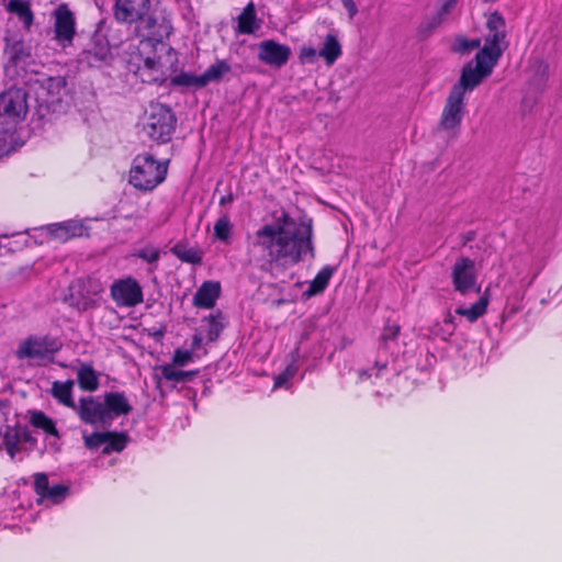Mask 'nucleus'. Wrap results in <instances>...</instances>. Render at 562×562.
<instances>
[{
  "label": "nucleus",
  "instance_id": "nucleus-1",
  "mask_svg": "<svg viewBox=\"0 0 562 562\" xmlns=\"http://www.w3.org/2000/svg\"><path fill=\"white\" fill-rule=\"evenodd\" d=\"M316 256L314 221L303 215L295 223L282 212L276 224H266L254 233L246 250V263L261 272L272 273L294 267L306 257Z\"/></svg>",
  "mask_w": 562,
  "mask_h": 562
},
{
  "label": "nucleus",
  "instance_id": "nucleus-2",
  "mask_svg": "<svg viewBox=\"0 0 562 562\" xmlns=\"http://www.w3.org/2000/svg\"><path fill=\"white\" fill-rule=\"evenodd\" d=\"M113 16L119 23L134 25L140 44H161L173 30L170 16L154 9L151 0H115Z\"/></svg>",
  "mask_w": 562,
  "mask_h": 562
},
{
  "label": "nucleus",
  "instance_id": "nucleus-3",
  "mask_svg": "<svg viewBox=\"0 0 562 562\" xmlns=\"http://www.w3.org/2000/svg\"><path fill=\"white\" fill-rule=\"evenodd\" d=\"M167 169L166 164L149 154L137 155L130 170L128 182L139 191H153L166 179Z\"/></svg>",
  "mask_w": 562,
  "mask_h": 562
},
{
  "label": "nucleus",
  "instance_id": "nucleus-4",
  "mask_svg": "<svg viewBox=\"0 0 562 562\" xmlns=\"http://www.w3.org/2000/svg\"><path fill=\"white\" fill-rule=\"evenodd\" d=\"M177 117L172 110L162 103H150L143 130L146 135L159 144L171 140L176 130Z\"/></svg>",
  "mask_w": 562,
  "mask_h": 562
},
{
  "label": "nucleus",
  "instance_id": "nucleus-5",
  "mask_svg": "<svg viewBox=\"0 0 562 562\" xmlns=\"http://www.w3.org/2000/svg\"><path fill=\"white\" fill-rule=\"evenodd\" d=\"M61 347L63 342L56 337L31 335L19 344L15 357L19 360H35L42 364L45 361H53Z\"/></svg>",
  "mask_w": 562,
  "mask_h": 562
},
{
  "label": "nucleus",
  "instance_id": "nucleus-6",
  "mask_svg": "<svg viewBox=\"0 0 562 562\" xmlns=\"http://www.w3.org/2000/svg\"><path fill=\"white\" fill-rule=\"evenodd\" d=\"M475 66L468 63L462 67L459 80L451 87V90L465 98L467 92L476 89L485 78L490 77L497 65L496 61L476 53Z\"/></svg>",
  "mask_w": 562,
  "mask_h": 562
},
{
  "label": "nucleus",
  "instance_id": "nucleus-7",
  "mask_svg": "<svg viewBox=\"0 0 562 562\" xmlns=\"http://www.w3.org/2000/svg\"><path fill=\"white\" fill-rule=\"evenodd\" d=\"M102 292L103 285L98 279L80 278L70 285L67 301L77 311L86 312L99 306Z\"/></svg>",
  "mask_w": 562,
  "mask_h": 562
},
{
  "label": "nucleus",
  "instance_id": "nucleus-8",
  "mask_svg": "<svg viewBox=\"0 0 562 562\" xmlns=\"http://www.w3.org/2000/svg\"><path fill=\"white\" fill-rule=\"evenodd\" d=\"M506 38L505 19L497 11L491 13L486 20V34L484 36V45L479 49L477 54L498 63L507 45L504 44Z\"/></svg>",
  "mask_w": 562,
  "mask_h": 562
},
{
  "label": "nucleus",
  "instance_id": "nucleus-9",
  "mask_svg": "<svg viewBox=\"0 0 562 562\" xmlns=\"http://www.w3.org/2000/svg\"><path fill=\"white\" fill-rule=\"evenodd\" d=\"M29 113L27 92L12 87L0 93V124L16 125Z\"/></svg>",
  "mask_w": 562,
  "mask_h": 562
},
{
  "label": "nucleus",
  "instance_id": "nucleus-10",
  "mask_svg": "<svg viewBox=\"0 0 562 562\" xmlns=\"http://www.w3.org/2000/svg\"><path fill=\"white\" fill-rule=\"evenodd\" d=\"M465 113V98L450 89L437 123V130L453 137L458 136Z\"/></svg>",
  "mask_w": 562,
  "mask_h": 562
},
{
  "label": "nucleus",
  "instance_id": "nucleus-11",
  "mask_svg": "<svg viewBox=\"0 0 562 562\" xmlns=\"http://www.w3.org/2000/svg\"><path fill=\"white\" fill-rule=\"evenodd\" d=\"M110 295L119 307H134L144 301L143 289L133 277L115 280L110 286Z\"/></svg>",
  "mask_w": 562,
  "mask_h": 562
},
{
  "label": "nucleus",
  "instance_id": "nucleus-12",
  "mask_svg": "<svg viewBox=\"0 0 562 562\" xmlns=\"http://www.w3.org/2000/svg\"><path fill=\"white\" fill-rule=\"evenodd\" d=\"M451 279L453 288L460 294H467L476 285L475 262L469 257L457 258L452 271Z\"/></svg>",
  "mask_w": 562,
  "mask_h": 562
},
{
  "label": "nucleus",
  "instance_id": "nucleus-13",
  "mask_svg": "<svg viewBox=\"0 0 562 562\" xmlns=\"http://www.w3.org/2000/svg\"><path fill=\"white\" fill-rule=\"evenodd\" d=\"M258 59L268 66L281 68L291 57V48L274 40H265L258 44Z\"/></svg>",
  "mask_w": 562,
  "mask_h": 562
},
{
  "label": "nucleus",
  "instance_id": "nucleus-14",
  "mask_svg": "<svg viewBox=\"0 0 562 562\" xmlns=\"http://www.w3.org/2000/svg\"><path fill=\"white\" fill-rule=\"evenodd\" d=\"M55 15V40L64 47L69 46L76 34V21L74 13L67 4H60L54 12Z\"/></svg>",
  "mask_w": 562,
  "mask_h": 562
},
{
  "label": "nucleus",
  "instance_id": "nucleus-15",
  "mask_svg": "<svg viewBox=\"0 0 562 562\" xmlns=\"http://www.w3.org/2000/svg\"><path fill=\"white\" fill-rule=\"evenodd\" d=\"M103 402L94 396L80 397L76 412L80 420L88 425L105 424L108 423Z\"/></svg>",
  "mask_w": 562,
  "mask_h": 562
},
{
  "label": "nucleus",
  "instance_id": "nucleus-16",
  "mask_svg": "<svg viewBox=\"0 0 562 562\" xmlns=\"http://www.w3.org/2000/svg\"><path fill=\"white\" fill-rule=\"evenodd\" d=\"M48 236L56 241L66 243L72 238L88 235L87 227L82 222L69 220L47 226Z\"/></svg>",
  "mask_w": 562,
  "mask_h": 562
},
{
  "label": "nucleus",
  "instance_id": "nucleus-17",
  "mask_svg": "<svg viewBox=\"0 0 562 562\" xmlns=\"http://www.w3.org/2000/svg\"><path fill=\"white\" fill-rule=\"evenodd\" d=\"M103 404L108 422H111L114 417L127 415L133 409L123 392L106 393Z\"/></svg>",
  "mask_w": 562,
  "mask_h": 562
},
{
  "label": "nucleus",
  "instance_id": "nucleus-18",
  "mask_svg": "<svg viewBox=\"0 0 562 562\" xmlns=\"http://www.w3.org/2000/svg\"><path fill=\"white\" fill-rule=\"evenodd\" d=\"M220 293L221 286L218 282H203L193 296V305L200 308H212Z\"/></svg>",
  "mask_w": 562,
  "mask_h": 562
},
{
  "label": "nucleus",
  "instance_id": "nucleus-19",
  "mask_svg": "<svg viewBox=\"0 0 562 562\" xmlns=\"http://www.w3.org/2000/svg\"><path fill=\"white\" fill-rule=\"evenodd\" d=\"M260 26L261 22L257 18L256 7L254 2L250 1L237 16L236 32L238 34H254Z\"/></svg>",
  "mask_w": 562,
  "mask_h": 562
},
{
  "label": "nucleus",
  "instance_id": "nucleus-20",
  "mask_svg": "<svg viewBox=\"0 0 562 562\" xmlns=\"http://www.w3.org/2000/svg\"><path fill=\"white\" fill-rule=\"evenodd\" d=\"M335 270L336 269L334 267L328 265L322 267V269L316 273L314 279L310 282L308 288L304 292V294L307 297H312L323 293L328 286Z\"/></svg>",
  "mask_w": 562,
  "mask_h": 562
},
{
  "label": "nucleus",
  "instance_id": "nucleus-21",
  "mask_svg": "<svg viewBox=\"0 0 562 562\" xmlns=\"http://www.w3.org/2000/svg\"><path fill=\"white\" fill-rule=\"evenodd\" d=\"M72 380H67L65 382L54 381L50 393L58 403L71 409H76V403L72 398Z\"/></svg>",
  "mask_w": 562,
  "mask_h": 562
},
{
  "label": "nucleus",
  "instance_id": "nucleus-22",
  "mask_svg": "<svg viewBox=\"0 0 562 562\" xmlns=\"http://www.w3.org/2000/svg\"><path fill=\"white\" fill-rule=\"evenodd\" d=\"M231 69V65L225 59H217L215 64H212L199 76V82L202 83V88L206 87L210 82H218Z\"/></svg>",
  "mask_w": 562,
  "mask_h": 562
},
{
  "label": "nucleus",
  "instance_id": "nucleus-23",
  "mask_svg": "<svg viewBox=\"0 0 562 562\" xmlns=\"http://www.w3.org/2000/svg\"><path fill=\"white\" fill-rule=\"evenodd\" d=\"M156 370L160 371L165 380L175 383L191 382L200 373L199 369L189 371L177 370L172 364H161L157 367Z\"/></svg>",
  "mask_w": 562,
  "mask_h": 562
},
{
  "label": "nucleus",
  "instance_id": "nucleus-24",
  "mask_svg": "<svg viewBox=\"0 0 562 562\" xmlns=\"http://www.w3.org/2000/svg\"><path fill=\"white\" fill-rule=\"evenodd\" d=\"M79 387L86 392H94L99 389V375L90 364H82L77 371Z\"/></svg>",
  "mask_w": 562,
  "mask_h": 562
},
{
  "label": "nucleus",
  "instance_id": "nucleus-25",
  "mask_svg": "<svg viewBox=\"0 0 562 562\" xmlns=\"http://www.w3.org/2000/svg\"><path fill=\"white\" fill-rule=\"evenodd\" d=\"M7 10L18 15L25 27H30L33 24L34 14L27 0H10L7 4Z\"/></svg>",
  "mask_w": 562,
  "mask_h": 562
},
{
  "label": "nucleus",
  "instance_id": "nucleus-26",
  "mask_svg": "<svg viewBox=\"0 0 562 562\" xmlns=\"http://www.w3.org/2000/svg\"><path fill=\"white\" fill-rule=\"evenodd\" d=\"M30 423L33 427L42 429L46 435L53 436L55 438H60V434L54 420L50 417H48L44 412H32Z\"/></svg>",
  "mask_w": 562,
  "mask_h": 562
},
{
  "label": "nucleus",
  "instance_id": "nucleus-27",
  "mask_svg": "<svg viewBox=\"0 0 562 562\" xmlns=\"http://www.w3.org/2000/svg\"><path fill=\"white\" fill-rule=\"evenodd\" d=\"M488 305V297L481 296L474 304L470 307H458L456 308V314L465 317L469 322H476L481 316L486 313Z\"/></svg>",
  "mask_w": 562,
  "mask_h": 562
},
{
  "label": "nucleus",
  "instance_id": "nucleus-28",
  "mask_svg": "<svg viewBox=\"0 0 562 562\" xmlns=\"http://www.w3.org/2000/svg\"><path fill=\"white\" fill-rule=\"evenodd\" d=\"M105 443L102 449L103 454H110L112 452H122L127 442L128 435L126 432L106 431Z\"/></svg>",
  "mask_w": 562,
  "mask_h": 562
},
{
  "label": "nucleus",
  "instance_id": "nucleus-29",
  "mask_svg": "<svg viewBox=\"0 0 562 562\" xmlns=\"http://www.w3.org/2000/svg\"><path fill=\"white\" fill-rule=\"evenodd\" d=\"M318 55L323 57L329 65L334 64L340 57L341 46L335 35L327 34Z\"/></svg>",
  "mask_w": 562,
  "mask_h": 562
},
{
  "label": "nucleus",
  "instance_id": "nucleus-30",
  "mask_svg": "<svg viewBox=\"0 0 562 562\" xmlns=\"http://www.w3.org/2000/svg\"><path fill=\"white\" fill-rule=\"evenodd\" d=\"M171 254L180 261L191 265H199L202 261L201 252L194 248H189L183 243H177L170 249Z\"/></svg>",
  "mask_w": 562,
  "mask_h": 562
},
{
  "label": "nucleus",
  "instance_id": "nucleus-31",
  "mask_svg": "<svg viewBox=\"0 0 562 562\" xmlns=\"http://www.w3.org/2000/svg\"><path fill=\"white\" fill-rule=\"evenodd\" d=\"M232 233L233 224L228 214L225 213L214 224L213 239L228 245L231 244Z\"/></svg>",
  "mask_w": 562,
  "mask_h": 562
},
{
  "label": "nucleus",
  "instance_id": "nucleus-32",
  "mask_svg": "<svg viewBox=\"0 0 562 562\" xmlns=\"http://www.w3.org/2000/svg\"><path fill=\"white\" fill-rule=\"evenodd\" d=\"M206 322V338L209 342H214L220 338L221 333L224 329L223 315L221 312L211 314L204 318Z\"/></svg>",
  "mask_w": 562,
  "mask_h": 562
},
{
  "label": "nucleus",
  "instance_id": "nucleus-33",
  "mask_svg": "<svg viewBox=\"0 0 562 562\" xmlns=\"http://www.w3.org/2000/svg\"><path fill=\"white\" fill-rule=\"evenodd\" d=\"M480 38H468L467 36L458 35L451 45V50L464 56L469 55L472 50L480 48Z\"/></svg>",
  "mask_w": 562,
  "mask_h": 562
},
{
  "label": "nucleus",
  "instance_id": "nucleus-34",
  "mask_svg": "<svg viewBox=\"0 0 562 562\" xmlns=\"http://www.w3.org/2000/svg\"><path fill=\"white\" fill-rule=\"evenodd\" d=\"M159 60L155 57L144 59V68H139L140 78L144 82L157 81L159 72Z\"/></svg>",
  "mask_w": 562,
  "mask_h": 562
},
{
  "label": "nucleus",
  "instance_id": "nucleus-35",
  "mask_svg": "<svg viewBox=\"0 0 562 562\" xmlns=\"http://www.w3.org/2000/svg\"><path fill=\"white\" fill-rule=\"evenodd\" d=\"M21 436L14 430L7 431L3 437V446L7 453L13 459L20 452Z\"/></svg>",
  "mask_w": 562,
  "mask_h": 562
},
{
  "label": "nucleus",
  "instance_id": "nucleus-36",
  "mask_svg": "<svg viewBox=\"0 0 562 562\" xmlns=\"http://www.w3.org/2000/svg\"><path fill=\"white\" fill-rule=\"evenodd\" d=\"M170 83L175 87H195L196 89L202 88V83L199 82V76L186 71L173 76L170 80Z\"/></svg>",
  "mask_w": 562,
  "mask_h": 562
},
{
  "label": "nucleus",
  "instance_id": "nucleus-37",
  "mask_svg": "<svg viewBox=\"0 0 562 562\" xmlns=\"http://www.w3.org/2000/svg\"><path fill=\"white\" fill-rule=\"evenodd\" d=\"M401 331V326L396 323L387 321L382 329L380 341L384 348L387 347L390 341L396 340Z\"/></svg>",
  "mask_w": 562,
  "mask_h": 562
},
{
  "label": "nucleus",
  "instance_id": "nucleus-38",
  "mask_svg": "<svg viewBox=\"0 0 562 562\" xmlns=\"http://www.w3.org/2000/svg\"><path fill=\"white\" fill-rule=\"evenodd\" d=\"M69 493V486L65 484H57L54 486H49L45 496L42 498L48 499L53 504H59L63 502Z\"/></svg>",
  "mask_w": 562,
  "mask_h": 562
},
{
  "label": "nucleus",
  "instance_id": "nucleus-39",
  "mask_svg": "<svg viewBox=\"0 0 562 562\" xmlns=\"http://www.w3.org/2000/svg\"><path fill=\"white\" fill-rule=\"evenodd\" d=\"M106 431H93L89 435H83L85 447L89 450H97L100 447H104Z\"/></svg>",
  "mask_w": 562,
  "mask_h": 562
},
{
  "label": "nucleus",
  "instance_id": "nucleus-40",
  "mask_svg": "<svg viewBox=\"0 0 562 562\" xmlns=\"http://www.w3.org/2000/svg\"><path fill=\"white\" fill-rule=\"evenodd\" d=\"M193 362V352L192 350H184L181 348H177L173 352L171 363L173 368L176 367H184L189 363Z\"/></svg>",
  "mask_w": 562,
  "mask_h": 562
},
{
  "label": "nucleus",
  "instance_id": "nucleus-41",
  "mask_svg": "<svg viewBox=\"0 0 562 562\" xmlns=\"http://www.w3.org/2000/svg\"><path fill=\"white\" fill-rule=\"evenodd\" d=\"M135 257L146 261L147 263H155L160 258V250L156 247H144L134 254Z\"/></svg>",
  "mask_w": 562,
  "mask_h": 562
},
{
  "label": "nucleus",
  "instance_id": "nucleus-42",
  "mask_svg": "<svg viewBox=\"0 0 562 562\" xmlns=\"http://www.w3.org/2000/svg\"><path fill=\"white\" fill-rule=\"evenodd\" d=\"M49 487L48 476L45 473H36L34 475V491L41 498L45 496Z\"/></svg>",
  "mask_w": 562,
  "mask_h": 562
},
{
  "label": "nucleus",
  "instance_id": "nucleus-43",
  "mask_svg": "<svg viewBox=\"0 0 562 562\" xmlns=\"http://www.w3.org/2000/svg\"><path fill=\"white\" fill-rule=\"evenodd\" d=\"M295 374V369L291 366H288L281 373H279L273 381V387H282L284 386Z\"/></svg>",
  "mask_w": 562,
  "mask_h": 562
},
{
  "label": "nucleus",
  "instance_id": "nucleus-44",
  "mask_svg": "<svg viewBox=\"0 0 562 562\" xmlns=\"http://www.w3.org/2000/svg\"><path fill=\"white\" fill-rule=\"evenodd\" d=\"M66 87V79L63 76L49 77L47 79V90L49 93H59Z\"/></svg>",
  "mask_w": 562,
  "mask_h": 562
},
{
  "label": "nucleus",
  "instance_id": "nucleus-45",
  "mask_svg": "<svg viewBox=\"0 0 562 562\" xmlns=\"http://www.w3.org/2000/svg\"><path fill=\"white\" fill-rule=\"evenodd\" d=\"M445 16H440L439 13L437 12V16L434 18L430 22H428L427 24H424L420 26L419 29V32L423 34V36H428L432 33V31L435 29H437L440 23L442 22Z\"/></svg>",
  "mask_w": 562,
  "mask_h": 562
},
{
  "label": "nucleus",
  "instance_id": "nucleus-46",
  "mask_svg": "<svg viewBox=\"0 0 562 562\" xmlns=\"http://www.w3.org/2000/svg\"><path fill=\"white\" fill-rule=\"evenodd\" d=\"M316 56H317V52L314 47H312V46L302 47L300 58L303 61L313 63L315 60Z\"/></svg>",
  "mask_w": 562,
  "mask_h": 562
},
{
  "label": "nucleus",
  "instance_id": "nucleus-47",
  "mask_svg": "<svg viewBox=\"0 0 562 562\" xmlns=\"http://www.w3.org/2000/svg\"><path fill=\"white\" fill-rule=\"evenodd\" d=\"M458 0H441V5L438 10L440 16H446L450 13Z\"/></svg>",
  "mask_w": 562,
  "mask_h": 562
},
{
  "label": "nucleus",
  "instance_id": "nucleus-48",
  "mask_svg": "<svg viewBox=\"0 0 562 562\" xmlns=\"http://www.w3.org/2000/svg\"><path fill=\"white\" fill-rule=\"evenodd\" d=\"M344 8L347 10L350 19H353L358 13L357 4L353 0H340Z\"/></svg>",
  "mask_w": 562,
  "mask_h": 562
},
{
  "label": "nucleus",
  "instance_id": "nucleus-49",
  "mask_svg": "<svg viewBox=\"0 0 562 562\" xmlns=\"http://www.w3.org/2000/svg\"><path fill=\"white\" fill-rule=\"evenodd\" d=\"M443 324H445V326L449 327V330L447 331V336L451 337L456 329L454 317L451 313H447V315L443 318Z\"/></svg>",
  "mask_w": 562,
  "mask_h": 562
},
{
  "label": "nucleus",
  "instance_id": "nucleus-50",
  "mask_svg": "<svg viewBox=\"0 0 562 562\" xmlns=\"http://www.w3.org/2000/svg\"><path fill=\"white\" fill-rule=\"evenodd\" d=\"M203 342V337L200 333H195L193 336H192V341H191V349L192 352H194L195 350H198L201 345Z\"/></svg>",
  "mask_w": 562,
  "mask_h": 562
},
{
  "label": "nucleus",
  "instance_id": "nucleus-51",
  "mask_svg": "<svg viewBox=\"0 0 562 562\" xmlns=\"http://www.w3.org/2000/svg\"><path fill=\"white\" fill-rule=\"evenodd\" d=\"M375 369V373H374V376L376 379H380L383 376V372L387 369V363L386 362H383V363H380V362H375L374 363V368Z\"/></svg>",
  "mask_w": 562,
  "mask_h": 562
},
{
  "label": "nucleus",
  "instance_id": "nucleus-52",
  "mask_svg": "<svg viewBox=\"0 0 562 562\" xmlns=\"http://www.w3.org/2000/svg\"><path fill=\"white\" fill-rule=\"evenodd\" d=\"M234 200V196L232 193L229 194H226V195H223L221 199H220V205H225V204H228V203H232Z\"/></svg>",
  "mask_w": 562,
  "mask_h": 562
},
{
  "label": "nucleus",
  "instance_id": "nucleus-53",
  "mask_svg": "<svg viewBox=\"0 0 562 562\" xmlns=\"http://www.w3.org/2000/svg\"><path fill=\"white\" fill-rule=\"evenodd\" d=\"M372 376V373H370L368 370L361 371L359 373L360 380L370 379Z\"/></svg>",
  "mask_w": 562,
  "mask_h": 562
},
{
  "label": "nucleus",
  "instance_id": "nucleus-54",
  "mask_svg": "<svg viewBox=\"0 0 562 562\" xmlns=\"http://www.w3.org/2000/svg\"><path fill=\"white\" fill-rule=\"evenodd\" d=\"M31 439H32V437H31V435H30L27 431H24V432L22 434V438H21V440H23V441L27 442V441H30Z\"/></svg>",
  "mask_w": 562,
  "mask_h": 562
}]
</instances>
